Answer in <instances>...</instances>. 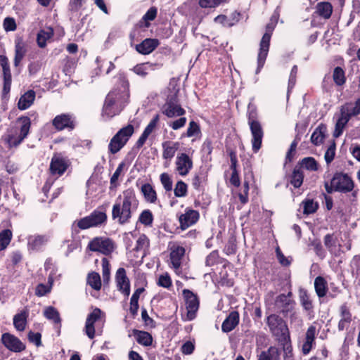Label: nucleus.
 I'll return each mask as SVG.
<instances>
[{
	"label": "nucleus",
	"mask_w": 360,
	"mask_h": 360,
	"mask_svg": "<svg viewBox=\"0 0 360 360\" xmlns=\"http://www.w3.org/2000/svg\"><path fill=\"white\" fill-rule=\"evenodd\" d=\"M301 205L303 207V213L307 215L314 213L319 207L318 203L311 199H307L302 201Z\"/></svg>",
	"instance_id": "43"
},
{
	"label": "nucleus",
	"mask_w": 360,
	"mask_h": 360,
	"mask_svg": "<svg viewBox=\"0 0 360 360\" xmlns=\"http://www.w3.org/2000/svg\"><path fill=\"white\" fill-rule=\"evenodd\" d=\"M158 39H146L141 44L136 46V51L143 55L149 54L158 46Z\"/></svg>",
	"instance_id": "25"
},
{
	"label": "nucleus",
	"mask_w": 360,
	"mask_h": 360,
	"mask_svg": "<svg viewBox=\"0 0 360 360\" xmlns=\"http://www.w3.org/2000/svg\"><path fill=\"white\" fill-rule=\"evenodd\" d=\"M193 167V161L191 156L186 153L176 155L174 162V171L181 176H187Z\"/></svg>",
	"instance_id": "10"
},
{
	"label": "nucleus",
	"mask_w": 360,
	"mask_h": 360,
	"mask_svg": "<svg viewBox=\"0 0 360 360\" xmlns=\"http://www.w3.org/2000/svg\"><path fill=\"white\" fill-rule=\"evenodd\" d=\"M287 316L289 317L291 327L293 326L297 330H298L300 328L302 327L303 324L302 319L299 316V314L294 311V309H292L291 312H288V315Z\"/></svg>",
	"instance_id": "48"
},
{
	"label": "nucleus",
	"mask_w": 360,
	"mask_h": 360,
	"mask_svg": "<svg viewBox=\"0 0 360 360\" xmlns=\"http://www.w3.org/2000/svg\"><path fill=\"white\" fill-rule=\"evenodd\" d=\"M335 155V144L333 143L328 148L324 155V159L328 165L330 164L333 160Z\"/></svg>",
	"instance_id": "60"
},
{
	"label": "nucleus",
	"mask_w": 360,
	"mask_h": 360,
	"mask_svg": "<svg viewBox=\"0 0 360 360\" xmlns=\"http://www.w3.org/2000/svg\"><path fill=\"white\" fill-rule=\"evenodd\" d=\"M239 323V314L236 311H231L221 325V330L224 333L233 330Z\"/></svg>",
	"instance_id": "24"
},
{
	"label": "nucleus",
	"mask_w": 360,
	"mask_h": 360,
	"mask_svg": "<svg viewBox=\"0 0 360 360\" xmlns=\"http://www.w3.org/2000/svg\"><path fill=\"white\" fill-rule=\"evenodd\" d=\"M53 283V275L50 274L48 278L49 285H44L42 283L39 284L36 288V295L39 297H41L49 293L51 291Z\"/></svg>",
	"instance_id": "42"
},
{
	"label": "nucleus",
	"mask_w": 360,
	"mask_h": 360,
	"mask_svg": "<svg viewBox=\"0 0 360 360\" xmlns=\"http://www.w3.org/2000/svg\"><path fill=\"white\" fill-rule=\"evenodd\" d=\"M203 182V176L201 174H196L193 176L191 180L193 187L195 190H200Z\"/></svg>",
	"instance_id": "64"
},
{
	"label": "nucleus",
	"mask_w": 360,
	"mask_h": 360,
	"mask_svg": "<svg viewBox=\"0 0 360 360\" xmlns=\"http://www.w3.org/2000/svg\"><path fill=\"white\" fill-rule=\"evenodd\" d=\"M110 265L107 258L104 257L102 259V274L104 282L110 280Z\"/></svg>",
	"instance_id": "56"
},
{
	"label": "nucleus",
	"mask_w": 360,
	"mask_h": 360,
	"mask_svg": "<svg viewBox=\"0 0 360 360\" xmlns=\"http://www.w3.org/2000/svg\"><path fill=\"white\" fill-rule=\"evenodd\" d=\"M352 274L360 283V257L355 256L351 262Z\"/></svg>",
	"instance_id": "54"
},
{
	"label": "nucleus",
	"mask_w": 360,
	"mask_h": 360,
	"mask_svg": "<svg viewBox=\"0 0 360 360\" xmlns=\"http://www.w3.org/2000/svg\"><path fill=\"white\" fill-rule=\"evenodd\" d=\"M103 314L98 308H95L86 318L84 331L89 338L93 339L95 337L96 326L98 324L103 325L104 319Z\"/></svg>",
	"instance_id": "9"
},
{
	"label": "nucleus",
	"mask_w": 360,
	"mask_h": 360,
	"mask_svg": "<svg viewBox=\"0 0 360 360\" xmlns=\"http://www.w3.org/2000/svg\"><path fill=\"white\" fill-rule=\"evenodd\" d=\"M153 65L149 63H141L134 66L133 71L137 75L145 77L148 74L150 71L153 70Z\"/></svg>",
	"instance_id": "44"
},
{
	"label": "nucleus",
	"mask_w": 360,
	"mask_h": 360,
	"mask_svg": "<svg viewBox=\"0 0 360 360\" xmlns=\"http://www.w3.org/2000/svg\"><path fill=\"white\" fill-rule=\"evenodd\" d=\"M324 187L329 194L338 191L348 193L354 189V184L352 178L347 174L336 172L334 174L330 181H324Z\"/></svg>",
	"instance_id": "5"
},
{
	"label": "nucleus",
	"mask_w": 360,
	"mask_h": 360,
	"mask_svg": "<svg viewBox=\"0 0 360 360\" xmlns=\"http://www.w3.org/2000/svg\"><path fill=\"white\" fill-rule=\"evenodd\" d=\"M88 248L91 251L99 252L105 255H108L113 252L115 245L109 238L96 237L89 243Z\"/></svg>",
	"instance_id": "11"
},
{
	"label": "nucleus",
	"mask_w": 360,
	"mask_h": 360,
	"mask_svg": "<svg viewBox=\"0 0 360 360\" xmlns=\"http://www.w3.org/2000/svg\"><path fill=\"white\" fill-rule=\"evenodd\" d=\"M291 297L292 292H289L287 295L281 294L276 297L275 307L284 316H288V312H291L295 308V302Z\"/></svg>",
	"instance_id": "15"
},
{
	"label": "nucleus",
	"mask_w": 360,
	"mask_h": 360,
	"mask_svg": "<svg viewBox=\"0 0 360 360\" xmlns=\"http://www.w3.org/2000/svg\"><path fill=\"white\" fill-rule=\"evenodd\" d=\"M199 219V213L194 210H186L184 214L179 217L181 227L186 229L193 224H195Z\"/></svg>",
	"instance_id": "21"
},
{
	"label": "nucleus",
	"mask_w": 360,
	"mask_h": 360,
	"mask_svg": "<svg viewBox=\"0 0 360 360\" xmlns=\"http://www.w3.org/2000/svg\"><path fill=\"white\" fill-rule=\"evenodd\" d=\"M161 184L166 191H171L172 190L173 181L169 174L167 173H162L160 176Z\"/></svg>",
	"instance_id": "55"
},
{
	"label": "nucleus",
	"mask_w": 360,
	"mask_h": 360,
	"mask_svg": "<svg viewBox=\"0 0 360 360\" xmlns=\"http://www.w3.org/2000/svg\"><path fill=\"white\" fill-rule=\"evenodd\" d=\"M27 240L30 250H38L48 241V237L46 236H30Z\"/></svg>",
	"instance_id": "28"
},
{
	"label": "nucleus",
	"mask_w": 360,
	"mask_h": 360,
	"mask_svg": "<svg viewBox=\"0 0 360 360\" xmlns=\"http://www.w3.org/2000/svg\"><path fill=\"white\" fill-rule=\"evenodd\" d=\"M158 284L165 288H170L172 286V280L169 275L167 273L160 275L158 278Z\"/></svg>",
	"instance_id": "59"
},
{
	"label": "nucleus",
	"mask_w": 360,
	"mask_h": 360,
	"mask_svg": "<svg viewBox=\"0 0 360 360\" xmlns=\"http://www.w3.org/2000/svg\"><path fill=\"white\" fill-rule=\"evenodd\" d=\"M115 282L117 290L124 296L128 297L130 294V281L124 268H119L117 270Z\"/></svg>",
	"instance_id": "19"
},
{
	"label": "nucleus",
	"mask_w": 360,
	"mask_h": 360,
	"mask_svg": "<svg viewBox=\"0 0 360 360\" xmlns=\"http://www.w3.org/2000/svg\"><path fill=\"white\" fill-rule=\"evenodd\" d=\"M25 49L23 44L18 42L15 44V54L14 58V65L18 66L25 54Z\"/></svg>",
	"instance_id": "52"
},
{
	"label": "nucleus",
	"mask_w": 360,
	"mask_h": 360,
	"mask_svg": "<svg viewBox=\"0 0 360 360\" xmlns=\"http://www.w3.org/2000/svg\"><path fill=\"white\" fill-rule=\"evenodd\" d=\"M159 115H155L153 118L150 120L149 124L145 128L144 131H143V134H144L147 136H149L150 134L153 131V130L156 127V125L159 122Z\"/></svg>",
	"instance_id": "57"
},
{
	"label": "nucleus",
	"mask_w": 360,
	"mask_h": 360,
	"mask_svg": "<svg viewBox=\"0 0 360 360\" xmlns=\"http://www.w3.org/2000/svg\"><path fill=\"white\" fill-rule=\"evenodd\" d=\"M12 239V232L9 229L3 230L0 233V251L7 248Z\"/></svg>",
	"instance_id": "47"
},
{
	"label": "nucleus",
	"mask_w": 360,
	"mask_h": 360,
	"mask_svg": "<svg viewBox=\"0 0 360 360\" xmlns=\"http://www.w3.org/2000/svg\"><path fill=\"white\" fill-rule=\"evenodd\" d=\"M229 0H199V5L201 8H212L217 7L221 4L226 3Z\"/></svg>",
	"instance_id": "53"
},
{
	"label": "nucleus",
	"mask_w": 360,
	"mask_h": 360,
	"mask_svg": "<svg viewBox=\"0 0 360 360\" xmlns=\"http://www.w3.org/2000/svg\"><path fill=\"white\" fill-rule=\"evenodd\" d=\"M139 221L142 224L150 226L153 224V215L149 210H145L139 215Z\"/></svg>",
	"instance_id": "51"
},
{
	"label": "nucleus",
	"mask_w": 360,
	"mask_h": 360,
	"mask_svg": "<svg viewBox=\"0 0 360 360\" xmlns=\"http://www.w3.org/2000/svg\"><path fill=\"white\" fill-rule=\"evenodd\" d=\"M150 245L148 238L144 235H141L136 240L135 249L136 251H146L148 249Z\"/></svg>",
	"instance_id": "50"
},
{
	"label": "nucleus",
	"mask_w": 360,
	"mask_h": 360,
	"mask_svg": "<svg viewBox=\"0 0 360 360\" xmlns=\"http://www.w3.org/2000/svg\"><path fill=\"white\" fill-rule=\"evenodd\" d=\"M316 327L314 326H310L306 333L305 340L302 347V351L304 354H308L314 343L316 336Z\"/></svg>",
	"instance_id": "23"
},
{
	"label": "nucleus",
	"mask_w": 360,
	"mask_h": 360,
	"mask_svg": "<svg viewBox=\"0 0 360 360\" xmlns=\"http://www.w3.org/2000/svg\"><path fill=\"white\" fill-rule=\"evenodd\" d=\"M188 186L183 181H178L175 185L174 193L178 198L185 197L187 195Z\"/></svg>",
	"instance_id": "49"
},
{
	"label": "nucleus",
	"mask_w": 360,
	"mask_h": 360,
	"mask_svg": "<svg viewBox=\"0 0 360 360\" xmlns=\"http://www.w3.org/2000/svg\"><path fill=\"white\" fill-rule=\"evenodd\" d=\"M162 112L167 117L173 118L184 115L186 111L175 98H172L164 104L162 108Z\"/></svg>",
	"instance_id": "17"
},
{
	"label": "nucleus",
	"mask_w": 360,
	"mask_h": 360,
	"mask_svg": "<svg viewBox=\"0 0 360 360\" xmlns=\"http://www.w3.org/2000/svg\"><path fill=\"white\" fill-rule=\"evenodd\" d=\"M200 131V128L198 124L194 122L191 121L189 123V126L187 129L186 135L188 137H191L197 134Z\"/></svg>",
	"instance_id": "63"
},
{
	"label": "nucleus",
	"mask_w": 360,
	"mask_h": 360,
	"mask_svg": "<svg viewBox=\"0 0 360 360\" xmlns=\"http://www.w3.org/2000/svg\"><path fill=\"white\" fill-rule=\"evenodd\" d=\"M258 360H280V351L276 347H270L266 351L261 352Z\"/></svg>",
	"instance_id": "33"
},
{
	"label": "nucleus",
	"mask_w": 360,
	"mask_h": 360,
	"mask_svg": "<svg viewBox=\"0 0 360 360\" xmlns=\"http://www.w3.org/2000/svg\"><path fill=\"white\" fill-rule=\"evenodd\" d=\"M53 36V30L51 27H46L41 30L37 34V44L39 47L44 48L46 45L48 40L51 39Z\"/></svg>",
	"instance_id": "29"
},
{
	"label": "nucleus",
	"mask_w": 360,
	"mask_h": 360,
	"mask_svg": "<svg viewBox=\"0 0 360 360\" xmlns=\"http://www.w3.org/2000/svg\"><path fill=\"white\" fill-rule=\"evenodd\" d=\"M11 86V74L4 75V86L2 91V97L5 98L9 94Z\"/></svg>",
	"instance_id": "58"
},
{
	"label": "nucleus",
	"mask_w": 360,
	"mask_h": 360,
	"mask_svg": "<svg viewBox=\"0 0 360 360\" xmlns=\"http://www.w3.org/2000/svg\"><path fill=\"white\" fill-rule=\"evenodd\" d=\"M219 253L217 250H214L206 257L205 264L207 266H211L219 262Z\"/></svg>",
	"instance_id": "61"
},
{
	"label": "nucleus",
	"mask_w": 360,
	"mask_h": 360,
	"mask_svg": "<svg viewBox=\"0 0 360 360\" xmlns=\"http://www.w3.org/2000/svg\"><path fill=\"white\" fill-rule=\"evenodd\" d=\"M340 316L341 319L338 323V330H343L352 321V314L346 304H342L340 307Z\"/></svg>",
	"instance_id": "27"
},
{
	"label": "nucleus",
	"mask_w": 360,
	"mask_h": 360,
	"mask_svg": "<svg viewBox=\"0 0 360 360\" xmlns=\"http://www.w3.org/2000/svg\"><path fill=\"white\" fill-rule=\"evenodd\" d=\"M44 316L55 324H60L61 319L58 311L53 307H48L44 311Z\"/></svg>",
	"instance_id": "38"
},
{
	"label": "nucleus",
	"mask_w": 360,
	"mask_h": 360,
	"mask_svg": "<svg viewBox=\"0 0 360 360\" xmlns=\"http://www.w3.org/2000/svg\"><path fill=\"white\" fill-rule=\"evenodd\" d=\"M304 174L302 170L297 165L294 168L290 183L295 188H299L302 184Z\"/></svg>",
	"instance_id": "41"
},
{
	"label": "nucleus",
	"mask_w": 360,
	"mask_h": 360,
	"mask_svg": "<svg viewBox=\"0 0 360 360\" xmlns=\"http://www.w3.org/2000/svg\"><path fill=\"white\" fill-rule=\"evenodd\" d=\"M180 143L177 141H165L162 143V158L171 161L179 148Z\"/></svg>",
	"instance_id": "22"
},
{
	"label": "nucleus",
	"mask_w": 360,
	"mask_h": 360,
	"mask_svg": "<svg viewBox=\"0 0 360 360\" xmlns=\"http://www.w3.org/2000/svg\"><path fill=\"white\" fill-rule=\"evenodd\" d=\"M27 317V313L25 311L14 316L13 325L18 330L22 331L25 330Z\"/></svg>",
	"instance_id": "39"
},
{
	"label": "nucleus",
	"mask_w": 360,
	"mask_h": 360,
	"mask_svg": "<svg viewBox=\"0 0 360 360\" xmlns=\"http://www.w3.org/2000/svg\"><path fill=\"white\" fill-rule=\"evenodd\" d=\"M134 335L139 344L143 346H150L152 344L153 338L149 333L134 330Z\"/></svg>",
	"instance_id": "36"
},
{
	"label": "nucleus",
	"mask_w": 360,
	"mask_h": 360,
	"mask_svg": "<svg viewBox=\"0 0 360 360\" xmlns=\"http://www.w3.org/2000/svg\"><path fill=\"white\" fill-rule=\"evenodd\" d=\"M87 283L96 290H98L101 288V277L96 272H91L88 275Z\"/></svg>",
	"instance_id": "45"
},
{
	"label": "nucleus",
	"mask_w": 360,
	"mask_h": 360,
	"mask_svg": "<svg viewBox=\"0 0 360 360\" xmlns=\"http://www.w3.org/2000/svg\"><path fill=\"white\" fill-rule=\"evenodd\" d=\"M70 165L69 160L60 154H54L50 163V172L58 178L63 175Z\"/></svg>",
	"instance_id": "13"
},
{
	"label": "nucleus",
	"mask_w": 360,
	"mask_h": 360,
	"mask_svg": "<svg viewBox=\"0 0 360 360\" xmlns=\"http://www.w3.org/2000/svg\"><path fill=\"white\" fill-rule=\"evenodd\" d=\"M314 288L319 297H323L328 291V284L326 279L322 276H318L314 281Z\"/></svg>",
	"instance_id": "31"
},
{
	"label": "nucleus",
	"mask_w": 360,
	"mask_h": 360,
	"mask_svg": "<svg viewBox=\"0 0 360 360\" xmlns=\"http://www.w3.org/2000/svg\"><path fill=\"white\" fill-rule=\"evenodd\" d=\"M35 92L33 90H29L22 95L18 103V108L20 110H25L29 108L35 99Z\"/></svg>",
	"instance_id": "26"
},
{
	"label": "nucleus",
	"mask_w": 360,
	"mask_h": 360,
	"mask_svg": "<svg viewBox=\"0 0 360 360\" xmlns=\"http://www.w3.org/2000/svg\"><path fill=\"white\" fill-rule=\"evenodd\" d=\"M359 114H360V98H358L354 103H346L342 105L340 110V116L335 124L333 136L339 137L351 117Z\"/></svg>",
	"instance_id": "4"
},
{
	"label": "nucleus",
	"mask_w": 360,
	"mask_h": 360,
	"mask_svg": "<svg viewBox=\"0 0 360 360\" xmlns=\"http://www.w3.org/2000/svg\"><path fill=\"white\" fill-rule=\"evenodd\" d=\"M277 15H273L271 18V22L266 25V32L263 35L259 44V50L257 56V68L256 70V74H258L262 68H263L266 58L268 55L270 45V39L271 32L274 29L275 24L277 21Z\"/></svg>",
	"instance_id": "6"
},
{
	"label": "nucleus",
	"mask_w": 360,
	"mask_h": 360,
	"mask_svg": "<svg viewBox=\"0 0 360 360\" xmlns=\"http://www.w3.org/2000/svg\"><path fill=\"white\" fill-rule=\"evenodd\" d=\"M316 12L320 16H322L325 19H328L332 14L333 7L331 4L328 2L319 3L316 7Z\"/></svg>",
	"instance_id": "40"
},
{
	"label": "nucleus",
	"mask_w": 360,
	"mask_h": 360,
	"mask_svg": "<svg viewBox=\"0 0 360 360\" xmlns=\"http://www.w3.org/2000/svg\"><path fill=\"white\" fill-rule=\"evenodd\" d=\"M299 167L311 171V172H316L319 168V165L317 162V161L312 157H307L303 158L300 162V165H297Z\"/></svg>",
	"instance_id": "35"
},
{
	"label": "nucleus",
	"mask_w": 360,
	"mask_h": 360,
	"mask_svg": "<svg viewBox=\"0 0 360 360\" xmlns=\"http://www.w3.org/2000/svg\"><path fill=\"white\" fill-rule=\"evenodd\" d=\"M326 127L324 124L318 126L311 136V141L315 146L321 144L326 136Z\"/></svg>",
	"instance_id": "30"
},
{
	"label": "nucleus",
	"mask_w": 360,
	"mask_h": 360,
	"mask_svg": "<svg viewBox=\"0 0 360 360\" xmlns=\"http://www.w3.org/2000/svg\"><path fill=\"white\" fill-rule=\"evenodd\" d=\"M267 325L271 333L280 341L289 339V331L285 322L276 314H271L267 317Z\"/></svg>",
	"instance_id": "7"
},
{
	"label": "nucleus",
	"mask_w": 360,
	"mask_h": 360,
	"mask_svg": "<svg viewBox=\"0 0 360 360\" xmlns=\"http://www.w3.org/2000/svg\"><path fill=\"white\" fill-rule=\"evenodd\" d=\"M31 127L30 118L22 116L18 118L16 124L8 131L6 141L9 147H16L27 136Z\"/></svg>",
	"instance_id": "3"
},
{
	"label": "nucleus",
	"mask_w": 360,
	"mask_h": 360,
	"mask_svg": "<svg viewBox=\"0 0 360 360\" xmlns=\"http://www.w3.org/2000/svg\"><path fill=\"white\" fill-rule=\"evenodd\" d=\"M333 79L334 82L338 86L343 85L346 82L345 71L340 67H336L333 73Z\"/></svg>",
	"instance_id": "46"
},
{
	"label": "nucleus",
	"mask_w": 360,
	"mask_h": 360,
	"mask_svg": "<svg viewBox=\"0 0 360 360\" xmlns=\"http://www.w3.org/2000/svg\"><path fill=\"white\" fill-rule=\"evenodd\" d=\"M299 298L300 304L306 311H311L313 309V304L311 300L310 295L305 289H300Z\"/></svg>",
	"instance_id": "34"
},
{
	"label": "nucleus",
	"mask_w": 360,
	"mask_h": 360,
	"mask_svg": "<svg viewBox=\"0 0 360 360\" xmlns=\"http://www.w3.org/2000/svg\"><path fill=\"white\" fill-rule=\"evenodd\" d=\"M75 224L80 229H86L93 227L92 224H91L89 216L85 217L78 220L77 221H75L73 225H75Z\"/></svg>",
	"instance_id": "62"
},
{
	"label": "nucleus",
	"mask_w": 360,
	"mask_h": 360,
	"mask_svg": "<svg viewBox=\"0 0 360 360\" xmlns=\"http://www.w3.org/2000/svg\"><path fill=\"white\" fill-rule=\"evenodd\" d=\"M183 295L187 310L186 320L191 321L195 318L199 308V300L195 294L187 289L183 290Z\"/></svg>",
	"instance_id": "12"
},
{
	"label": "nucleus",
	"mask_w": 360,
	"mask_h": 360,
	"mask_svg": "<svg viewBox=\"0 0 360 360\" xmlns=\"http://www.w3.org/2000/svg\"><path fill=\"white\" fill-rule=\"evenodd\" d=\"M89 217L93 227L101 225L107 219L106 214L104 212L99 210H94L90 215H89Z\"/></svg>",
	"instance_id": "37"
},
{
	"label": "nucleus",
	"mask_w": 360,
	"mask_h": 360,
	"mask_svg": "<svg viewBox=\"0 0 360 360\" xmlns=\"http://www.w3.org/2000/svg\"><path fill=\"white\" fill-rule=\"evenodd\" d=\"M118 83L107 95L103 107V116L111 118L121 112L129 100V84L125 77L120 75Z\"/></svg>",
	"instance_id": "1"
},
{
	"label": "nucleus",
	"mask_w": 360,
	"mask_h": 360,
	"mask_svg": "<svg viewBox=\"0 0 360 360\" xmlns=\"http://www.w3.org/2000/svg\"><path fill=\"white\" fill-rule=\"evenodd\" d=\"M134 131V129L131 124H128L119 130L109 143V151L112 154L117 153L126 144Z\"/></svg>",
	"instance_id": "8"
},
{
	"label": "nucleus",
	"mask_w": 360,
	"mask_h": 360,
	"mask_svg": "<svg viewBox=\"0 0 360 360\" xmlns=\"http://www.w3.org/2000/svg\"><path fill=\"white\" fill-rule=\"evenodd\" d=\"M139 202L134 191L128 188L116 199L112 207V219L120 225L130 222L136 212Z\"/></svg>",
	"instance_id": "2"
},
{
	"label": "nucleus",
	"mask_w": 360,
	"mask_h": 360,
	"mask_svg": "<svg viewBox=\"0 0 360 360\" xmlns=\"http://www.w3.org/2000/svg\"><path fill=\"white\" fill-rule=\"evenodd\" d=\"M252 135V150L257 153L261 148L262 139L264 136V131L261 123L259 121L251 120L248 124Z\"/></svg>",
	"instance_id": "14"
},
{
	"label": "nucleus",
	"mask_w": 360,
	"mask_h": 360,
	"mask_svg": "<svg viewBox=\"0 0 360 360\" xmlns=\"http://www.w3.org/2000/svg\"><path fill=\"white\" fill-rule=\"evenodd\" d=\"M185 255V249L184 248L177 245H173L170 248V266L172 269H174V271L176 274L179 275L181 274V260Z\"/></svg>",
	"instance_id": "16"
},
{
	"label": "nucleus",
	"mask_w": 360,
	"mask_h": 360,
	"mask_svg": "<svg viewBox=\"0 0 360 360\" xmlns=\"http://www.w3.org/2000/svg\"><path fill=\"white\" fill-rule=\"evenodd\" d=\"M52 124L58 131L65 129H73L75 127V118L70 114H61L55 117Z\"/></svg>",
	"instance_id": "20"
},
{
	"label": "nucleus",
	"mask_w": 360,
	"mask_h": 360,
	"mask_svg": "<svg viewBox=\"0 0 360 360\" xmlns=\"http://www.w3.org/2000/svg\"><path fill=\"white\" fill-rule=\"evenodd\" d=\"M1 342L8 349L13 352H20L25 349V345L20 339L8 333L2 335Z\"/></svg>",
	"instance_id": "18"
},
{
	"label": "nucleus",
	"mask_w": 360,
	"mask_h": 360,
	"mask_svg": "<svg viewBox=\"0 0 360 360\" xmlns=\"http://www.w3.org/2000/svg\"><path fill=\"white\" fill-rule=\"evenodd\" d=\"M141 193H143L146 201L150 203H155L157 200V193L153 186L149 184H145L141 186Z\"/></svg>",
	"instance_id": "32"
}]
</instances>
